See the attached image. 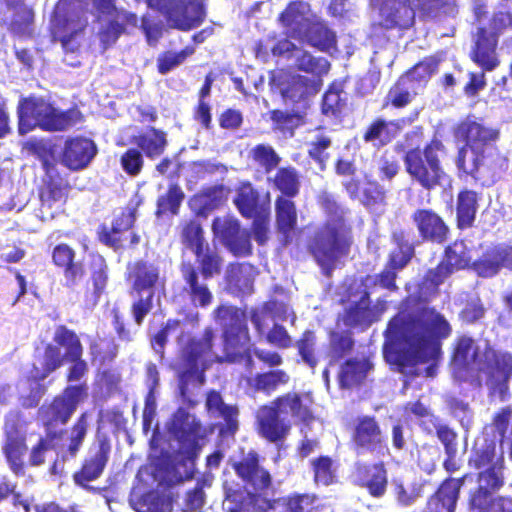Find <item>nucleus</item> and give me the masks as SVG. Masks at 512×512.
<instances>
[{"mask_svg":"<svg viewBox=\"0 0 512 512\" xmlns=\"http://www.w3.org/2000/svg\"><path fill=\"white\" fill-rule=\"evenodd\" d=\"M452 274L441 261L428 269L416 292L402 300L403 309L388 321L384 335L398 347L394 362L400 371L440 357L442 340L451 335L452 327L443 314L426 304Z\"/></svg>","mask_w":512,"mask_h":512,"instance_id":"nucleus-1","label":"nucleus"},{"mask_svg":"<svg viewBox=\"0 0 512 512\" xmlns=\"http://www.w3.org/2000/svg\"><path fill=\"white\" fill-rule=\"evenodd\" d=\"M212 317L221 328V353L216 351V332L212 326H206L199 336H189L180 347L178 391L183 402L190 407L196 402L189 396V385L202 386L206 381L205 372L213 364L242 361L251 340L244 309L220 304L212 311Z\"/></svg>","mask_w":512,"mask_h":512,"instance_id":"nucleus-2","label":"nucleus"},{"mask_svg":"<svg viewBox=\"0 0 512 512\" xmlns=\"http://www.w3.org/2000/svg\"><path fill=\"white\" fill-rule=\"evenodd\" d=\"M452 135L462 143L454 160L458 176L470 178L476 186L494 185L508 168L507 157L495 146L499 130L468 115L454 124Z\"/></svg>","mask_w":512,"mask_h":512,"instance_id":"nucleus-3","label":"nucleus"},{"mask_svg":"<svg viewBox=\"0 0 512 512\" xmlns=\"http://www.w3.org/2000/svg\"><path fill=\"white\" fill-rule=\"evenodd\" d=\"M84 347L79 335L64 324L55 327L52 341L40 339L33 344V358L39 363L32 365L30 378L42 382L65 363L67 383L80 382L89 372L88 362L83 358Z\"/></svg>","mask_w":512,"mask_h":512,"instance_id":"nucleus-4","label":"nucleus"},{"mask_svg":"<svg viewBox=\"0 0 512 512\" xmlns=\"http://www.w3.org/2000/svg\"><path fill=\"white\" fill-rule=\"evenodd\" d=\"M354 243L352 228L343 218L325 221L305 240V251L319 267L321 274L330 278L333 271L344 265Z\"/></svg>","mask_w":512,"mask_h":512,"instance_id":"nucleus-5","label":"nucleus"},{"mask_svg":"<svg viewBox=\"0 0 512 512\" xmlns=\"http://www.w3.org/2000/svg\"><path fill=\"white\" fill-rule=\"evenodd\" d=\"M289 418L302 423H310L314 419L309 405L297 392L284 393L269 404L261 405L256 415L257 432L268 442H281L290 432Z\"/></svg>","mask_w":512,"mask_h":512,"instance_id":"nucleus-6","label":"nucleus"},{"mask_svg":"<svg viewBox=\"0 0 512 512\" xmlns=\"http://www.w3.org/2000/svg\"><path fill=\"white\" fill-rule=\"evenodd\" d=\"M17 116L20 135L34 128L45 132H64L84 120L76 106L60 110L45 98L33 95L20 98Z\"/></svg>","mask_w":512,"mask_h":512,"instance_id":"nucleus-7","label":"nucleus"},{"mask_svg":"<svg viewBox=\"0 0 512 512\" xmlns=\"http://www.w3.org/2000/svg\"><path fill=\"white\" fill-rule=\"evenodd\" d=\"M477 27L473 33V45L470 50V59L483 71H493L500 65L497 53L499 38L507 30H512V13L509 11H496L487 23L482 20L487 17L485 4H478L473 8Z\"/></svg>","mask_w":512,"mask_h":512,"instance_id":"nucleus-8","label":"nucleus"},{"mask_svg":"<svg viewBox=\"0 0 512 512\" xmlns=\"http://www.w3.org/2000/svg\"><path fill=\"white\" fill-rule=\"evenodd\" d=\"M169 432L181 448L178 452L181 458L175 466L184 467V473L177 475L175 481L191 480L195 474V462L208 436L207 427L186 409L178 408L172 415Z\"/></svg>","mask_w":512,"mask_h":512,"instance_id":"nucleus-9","label":"nucleus"},{"mask_svg":"<svg viewBox=\"0 0 512 512\" xmlns=\"http://www.w3.org/2000/svg\"><path fill=\"white\" fill-rule=\"evenodd\" d=\"M89 431V413L82 412L70 426L62 428L59 432L45 431L29 453V465L41 466L45 463L46 454L54 450L62 461L74 460L81 451Z\"/></svg>","mask_w":512,"mask_h":512,"instance_id":"nucleus-10","label":"nucleus"},{"mask_svg":"<svg viewBox=\"0 0 512 512\" xmlns=\"http://www.w3.org/2000/svg\"><path fill=\"white\" fill-rule=\"evenodd\" d=\"M446 152L445 144L437 137H433L422 147L408 149L403 156V162L410 180L428 191L441 186L447 177L442 164V157Z\"/></svg>","mask_w":512,"mask_h":512,"instance_id":"nucleus-11","label":"nucleus"},{"mask_svg":"<svg viewBox=\"0 0 512 512\" xmlns=\"http://www.w3.org/2000/svg\"><path fill=\"white\" fill-rule=\"evenodd\" d=\"M512 378V353L486 345L477 361L470 381L476 387L485 385L490 396L504 400L509 395Z\"/></svg>","mask_w":512,"mask_h":512,"instance_id":"nucleus-12","label":"nucleus"},{"mask_svg":"<svg viewBox=\"0 0 512 512\" xmlns=\"http://www.w3.org/2000/svg\"><path fill=\"white\" fill-rule=\"evenodd\" d=\"M129 295L134 298L130 311L134 322L141 326L145 317L152 311L156 288L160 282V268L153 262L135 260L127 266Z\"/></svg>","mask_w":512,"mask_h":512,"instance_id":"nucleus-13","label":"nucleus"},{"mask_svg":"<svg viewBox=\"0 0 512 512\" xmlns=\"http://www.w3.org/2000/svg\"><path fill=\"white\" fill-rule=\"evenodd\" d=\"M88 396V385L82 382L67 385L37 410L36 420L48 432H59L71 420L79 405Z\"/></svg>","mask_w":512,"mask_h":512,"instance_id":"nucleus-14","label":"nucleus"},{"mask_svg":"<svg viewBox=\"0 0 512 512\" xmlns=\"http://www.w3.org/2000/svg\"><path fill=\"white\" fill-rule=\"evenodd\" d=\"M88 26V19L83 11L70 1L57 3L51 16L50 34L53 41L60 42L65 52H75L80 48L77 37Z\"/></svg>","mask_w":512,"mask_h":512,"instance_id":"nucleus-15","label":"nucleus"},{"mask_svg":"<svg viewBox=\"0 0 512 512\" xmlns=\"http://www.w3.org/2000/svg\"><path fill=\"white\" fill-rule=\"evenodd\" d=\"M350 444L357 455L384 457L389 454L387 434L375 415H359L353 420Z\"/></svg>","mask_w":512,"mask_h":512,"instance_id":"nucleus-16","label":"nucleus"},{"mask_svg":"<svg viewBox=\"0 0 512 512\" xmlns=\"http://www.w3.org/2000/svg\"><path fill=\"white\" fill-rule=\"evenodd\" d=\"M71 232L56 230L48 235L46 241L51 247V263L63 275L64 286L74 288L84 278L86 271L82 261L77 259V253L67 243H54L63 237L69 238Z\"/></svg>","mask_w":512,"mask_h":512,"instance_id":"nucleus-17","label":"nucleus"},{"mask_svg":"<svg viewBox=\"0 0 512 512\" xmlns=\"http://www.w3.org/2000/svg\"><path fill=\"white\" fill-rule=\"evenodd\" d=\"M212 233L223 246L236 257H248L253 253L251 232L243 229L232 215L217 216L212 220Z\"/></svg>","mask_w":512,"mask_h":512,"instance_id":"nucleus-18","label":"nucleus"},{"mask_svg":"<svg viewBox=\"0 0 512 512\" xmlns=\"http://www.w3.org/2000/svg\"><path fill=\"white\" fill-rule=\"evenodd\" d=\"M142 197L136 193L120 211L114 215L111 225L100 224L97 238L105 246L114 250L123 247L124 235L130 231L136 222L137 212L142 205Z\"/></svg>","mask_w":512,"mask_h":512,"instance_id":"nucleus-19","label":"nucleus"},{"mask_svg":"<svg viewBox=\"0 0 512 512\" xmlns=\"http://www.w3.org/2000/svg\"><path fill=\"white\" fill-rule=\"evenodd\" d=\"M70 188L68 180L58 169L44 173L42 185L38 188L41 220L53 219L63 210Z\"/></svg>","mask_w":512,"mask_h":512,"instance_id":"nucleus-20","label":"nucleus"},{"mask_svg":"<svg viewBox=\"0 0 512 512\" xmlns=\"http://www.w3.org/2000/svg\"><path fill=\"white\" fill-rule=\"evenodd\" d=\"M231 467L244 485L254 491L248 494L251 502L258 501L259 496L272 486L271 474L261 466L260 456L255 450H250L240 459L231 462Z\"/></svg>","mask_w":512,"mask_h":512,"instance_id":"nucleus-21","label":"nucleus"},{"mask_svg":"<svg viewBox=\"0 0 512 512\" xmlns=\"http://www.w3.org/2000/svg\"><path fill=\"white\" fill-rule=\"evenodd\" d=\"M378 12V20L373 24L381 31H404L414 25L415 10L412 0H371Z\"/></svg>","mask_w":512,"mask_h":512,"instance_id":"nucleus-22","label":"nucleus"},{"mask_svg":"<svg viewBox=\"0 0 512 512\" xmlns=\"http://www.w3.org/2000/svg\"><path fill=\"white\" fill-rule=\"evenodd\" d=\"M187 0H146L149 7L161 12L171 28L190 31L199 27L206 19V8L201 2L193 4V15L187 16L184 4Z\"/></svg>","mask_w":512,"mask_h":512,"instance_id":"nucleus-23","label":"nucleus"},{"mask_svg":"<svg viewBox=\"0 0 512 512\" xmlns=\"http://www.w3.org/2000/svg\"><path fill=\"white\" fill-rule=\"evenodd\" d=\"M110 454L111 444L108 438H99L95 444L89 447L80 468L73 473L72 479L75 485L91 490L92 487L89 486V483L96 481L103 475L109 462Z\"/></svg>","mask_w":512,"mask_h":512,"instance_id":"nucleus-24","label":"nucleus"},{"mask_svg":"<svg viewBox=\"0 0 512 512\" xmlns=\"http://www.w3.org/2000/svg\"><path fill=\"white\" fill-rule=\"evenodd\" d=\"M179 271L183 280L181 296L195 308H208L214 300L213 292L206 282L208 279L202 278L191 261H182Z\"/></svg>","mask_w":512,"mask_h":512,"instance_id":"nucleus-25","label":"nucleus"},{"mask_svg":"<svg viewBox=\"0 0 512 512\" xmlns=\"http://www.w3.org/2000/svg\"><path fill=\"white\" fill-rule=\"evenodd\" d=\"M3 432L2 453L8 467L14 475L24 476V456L28 451L26 432L15 422L5 423Z\"/></svg>","mask_w":512,"mask_h":512,"instance_id":"nucleus-26","label":"nucleus"},{"mask_svg":"<svg viewBox=\"0 0 512 512\" xmlns=\"http://www.w3.org/2000/svg\"><path fill=\"white\" fill-rule=\"evenodd\" d=\"M421 242L443 244L448 240L450 228L432 208H417L411 214Z\"/></svg>","mask_w":512,"mask_h":512,"instance_id":"nucleus-27","label":"nucleus"},{"mask_svg":"<svg viewBox=\"0 0 512 512\" xmlns=\"http://www.w3.org/2000/svg\"><path fill=\"white\" fill-rule=\"evenodd\" d=\"M503 268L512 271V245L507 243L487 247L472 264V270L481 278H492Z\"/></svg>","mask_w":512,"mask_h":512,"instance_id":"nucleus-28","label":"nucleus"},{"mask_svg":"<svg viewBox=\"0 0 512 512\" xmlns=\"http://www.w3.org/2000/svg\"><path fill=\"white\" fill-rule=\"evenodd\" d=\"M233 204L246 219H252L257 215L270 214V198L267 193L263 196L250 181H241L236 188Z\"/></svg>","mask_w":512,"mask_h":512,"instance_id":"nucleus-29","label":"nucleus"},{"mask_svg":"<svg viewBox=\"0 0 512 512\" xmlns=\"http://www.w3.org/2000/svg\"><path fill=\"white\" fill-rule=\"evenodd\" d=\"M95 142L84 136L68 137L61 152V161L72 171L86 168L97 154Z\"/></svg>","mask_w":512,"mask_h":512,"instance_id":"nucleus-30","label":"nucleus"},{"mask_svg":"<svg viewBox=\"0 0 512 512\" xmlns=\"http://www.w3.org/2000/svg\"><path fill=\"white\" fill-rule=\"evenodd\" d=\"M355 476L360 487L365 488L370 496L381 498L388 487V471L383 461L374 463H357Z\"/></svg>","mask_w":512,"mask_h":512,"instance_id":"nucleus-31","label":"nucleus"},{"mask_svg":"<svg viewBox=\"0 0 512 512\" xmlns=\"http://www.w3.org/2000/svg\"><path fill=\"white\" fill-rule=\"evenodd\" d=\"M466 475L460 478H447L430 496L422 512H455L460 490Z\"/></svg>","mask_w":512,"mask_h":512,"instance_id":"nucleus-32","label":"nucleus"},{"mask_svg":"<svg viewBox=\"0 0 512 512\" xmlns=\"http://www.w3.org/2000/svg\"><path fill=\"white\" fill-rule=\"evenodd\" d=\"M481 352L472 337L466 335L458 337L451 356L454 371L461 376L471 378Z\"/></svg>","mask_w":512,"mask_h":512,"instance_id":"nucleus-33","label":"nucleus"},{"mask_svg":"<svg viewBox=\"0 0 512 512\" xmlns=\"http://www.w3.org/2000/svg\"><path fill=\"white\" fill-rule=\"evenodd\" d=\"M228 193L229 189L223 184L203 188L190 198L189 207L195 216L207 218L226 202Z\"/></svg>","mask_w":512,"mask_h":512,"instance_id":"nucleus-34","label":"nucleus"},{"mask_svg":"<svg viewBox=\"0 0 512 512\" xmlns=\"http://www.w3.org/2000/svg\"><path fill=\"white\" fill-rule=\"evenodd\" d=\"M205 408L208 413L224 419L225 423L219 427L222 437L235 435L238 430L236 406L225 404L220 392L212 389L206 394Z\"/></svg>","mask_w":512,"mask_h":512,"instance_id":"nucleus-35","label":"nucleus"},{"mask_svg":"<svg viewBox=\"0 0 512 512\" xmlns=\"http://www.w3.org/2000/svg\"><path fill=\"white\" fill-rule=\"evenodd\" d=\"M130 142L151 160L161 157L168 147L167 133L154 126H147L131 136Z\"/></svg>","mask_w":512,"mask_h":512,"instance_id":"nucleus-36","label":"nucleus"},{"mask_svg":"<svg viewBox=\"0 0 512 512\" xmlns=\"http://www.w3.org/2000/svg\"><path fill=\"white\" fill-rule=\"evenodd\" d=\"M11 15L0 17V27L5 28L14 36H31L35 22V12L32 6L24 4L12 9Z\"/></svg>","mask_w":512,"mask_h":512,"instance_id":"nucleus-37","label":"nucleus"},{"mask_svg":"<svg viewBox=\"0 0 512 512\" xmlns=\"http://www.w3.org/2000/svg\"><path fill=\"white\" fill-rule=\"evenodd\" d=\"M345 81L333 80L321 99V113L330 119H341L347 107V95L344 91Z\"/></svg>","mask_w":512,"mask_h":512,"instance_id":"nucleus-38","label":"nucleus"},{"mask_svg":"<svg viewBox=\"0 0 512 512\" xmlns=\"http://www.w3.org/2000/svg\"><path fill=\"white\" fill-rule=\"evenodd\" d=\"M373 368L369 359L350 358L345 360L338 373V385L341 389L360 387L369 371Z\"/></svg>","mask_w":512,"mask_h":512,"instance_id":"nucleus-39","label":"nucleus"},{"mask_svg":"<svg viewBox=\"0 0 512 512\" xmlns=\"http://www.w3.org/2000/svg\"><path fill=\"white\" fill-rule=\"evenodd\" d=\"M342 321L345 326L355 328L358 326H369L377 321V315L371 306L370 293L362 292L358 301L353 302L342 314Z\"/></svg>","mask_w":512,"mask_h":512,"instance_id":"nucleus-40","label":"nucleus"},{"mask_svg":"<svg viewBox=\"0 0 512 512\" xmlns=\"http://www.w3.org/2000/svg\"><path fill=\"white\" fill-rule=\"evenodd\" d=\"M479 194L471 189H461L456 199V225L460 230L471 228L476 219Z\"/></svg>","mask_w":512,"mask_h":512,"instance_id":"nucleus-41","label":"nucleus"},{"mask_svg":"<svg viewBox=\"0 0 512 512\" xmlns=\"http://www.w3.org/2000/svg\"><path fill=\"white\" fill-rule=\"evenodd\" d=\"M468 464L476 470L492 467L494 465H504L502 454H497L496 441L484 437L481 442L474 444Z\"/></svg>","mask_w":512,"mask_h":512,"instance_id":"nucleus-42","label":"nucleus"},{"mask_svg":"<svg viewBox=\"0 0 512 512\" xmlns=\"http://www.w3.org/2000/svg\"><path fill=\"white\" fill-rule=\"evenodd\" d=\"M440 65V59L434 55L426 56L415 63L408 70L403 72L402 76L418 92L427 86L431 77L437 73Z\"/></svg>","mask_w":512,"mask_h":512,"instance_id":"nucleus-43","label":"nucleus"},{"mask_svg":"<svg viewBox=\"0 0 512 512\" xmlns=\"http://www.w3.org/2000/svg\"><path fill=\"white\" fill-rule=\"evenodd\" d=\"M473 261L471 249L464 239H456L447 245L441 260L452 273L465 269L472 270Z\"/></svg>","mask_w":512,"mask_h":512,"instance_id":"nucleus-44","label":"nucleus"},{"mask_svg":"<svg viewBox=\"0 0 512 512\" xmlns=\"http://www.w3.org/2000/svg\"><path fill=\"white\" fill-rule=\"evenodd\" d=\"M138 17L132 12H117L114 19H110L99 31L101 45L107 49L114 45L119 37L126 31V26H136Z\"/></svg>","mask_w":512,"mask_h":512,"instance_id":"nucleus-45","label":"nucleus"},{"mask_svg":"<svg viewBox=\"0 0 512 512\" xmlns=\"http://www.w3.org/2000/svg\"><path fill=\"white\" fill-rule=\"evenodd\" d=\"M275 221L277 231L284 236H290L297 228L298 214L296 204L292 199L277 196L275 199Z\"/></svg>","mask_w":512,"mask_h":512,"instance_id":"nucleus-46","label":"nucleus"},{"mask_svg":"<svg viewBox=\"0 0 512 512\" xmlns=\"http://www.w3.org/2000/svg\"><path fill=\"white\" fill-rule=\"evenodd\" d=\"M316 497L313 494H291L273 500H265L268 509L280 508L279 512H312Z\"/></svg>","mask_w":512,"mask_h":512,"instance_id":"nucleus-47","label":"nucleus"},{"mask_svg":"<svg viewBox=\"0 0 512 512\" xmlns=\"http://www.w3.org/2000/svg\"><path fill=\"white\" fill-rule=\"evenodd\" d=\"M419 92L409 84L402 76H399L389 88L382 108L392 107L395 109H403L407 107Z\"/></svg>","mask_w":512,"mask_h":512,"instance_id":"nucleus-48","label":"nucleus"},{"mask_svg":"<svg viewBox=\"0 0 512 512\" xmlns=\"http://www.w3.org/2000/svg\"><path fill=\"white\" fill-rule=\"evenodd\" d=\"M192 253L198 264L196 268L202 278L211 279L221 273L223 258L215 248H211L207 244Z\"/></svg>","mask_w":512,"mask_h":512,"instance_id":"nucleus-49","label":"nucleus"},{"mask_svg":"<svg viewBox=\"0 0 512 512\" xmlns=\"http://www.w3.org/2000/svg\"><path fill=\"white\" fill-rule=\"evenodd\" d=\"M322 85L321 79L312 80L303 75H296L291 78L288 85L283 89L282 95L292 102H299L315 95Z\"/></svg>","mask_w":512,"mask_h":512,"instance_id":"nucleus-50","label":"nucleus"},{"mask_svg":"<svg viewBox=\"0 0 512 512\" xmlns=\"http://www.w3.org/2000/svg\"><path fill=\"white\" fill-rule=\"evenodd\" d=\"M390 125H396V123L394 121L388 122L384 118H375L363 132V141L372 144L376 148L390 144L395 138V133L389 129Z\"/></svg>","mask_w":512,"mask_h":512,"instance_id":"nucleus-51","label":"nucleus"},{"mask_svg":"<svg viewBox=\"0 0 512 512\" xmlns=\"http://www.w3.org/2000/svg\"><path fill=\"white\" fill-rule=\"evenodd\" d=\"M272 182L274 188L281 192L280 196L293 199L300 192V175L293 166L278 168Z\"/></svg>","mask_w":512,"mask_h":512,"instance_id":"nucleus-52","label":"nucleus"},{"mask_svg":"<svg viewBox=\"0 0 512 512\" xmlns=\"http://www.w3.org/2000/svg\"><path fill=\"white\" fill-rule=\"evenodd\" d=\"M184 198L185 194L177 183L169 184L167 191L157 198L156 217L160 218L167 214L178 215Z\"/></svg>","mask_w":512,"mask_h":512,"instance_id":"nucleus-53","label":"nucleus"},{"mask_svg":"<svg viewBox=\"0 0 512 512\" xmlns=\"http://www.w3.org/2000/svg\"><path fill=\"white\" fill-rule=\"evenodd\" d=\"M180 241L191 252L207 245L205 232L201 222L196 218L184 220L180 223Z\"/></svg>","mask_w":512,"mask_h":512,"instance_id":"nucleus-54","label":"nucleus"},{"mask_svg":"<svg viewBox=\"0 0 512 512\" xmlns=\"http://www.w3.org/2000/svg\"><path fill=\"white\" fill-rule=\"evenodd\" d=\"M89 353L93 363L104 366L116 359L118 346L112 337H98L89 342Z\"/></svg>","mask_w":512,"mask_h":512,"instance_id":"nucleus-55","label":"nucleus"},{"mask_svg":"<svg viewBox=\"0 0 512 512\" xmlns=\"http://www.w3.org/2000/svg\"><path fill=\"white\" fill-rule=\"evenodd\" d=\"M304 7L305 3L301 0L290 1L278 16L279 23L287 28L293 37L301 32V25L305 20Z\"/></svg>","mask_w":512,"mask_h":512,"instance_id":"nucleus-56","label":"nucleus"},{"mask_svg":"<svg viewBox=\"0 0 512 512\" xmlns=\"http://www.w3.org/2000/svg\"><path fill=\"white\" fill-rule=\"evenodd\" d=\"M307 41L323 52L334 48L337 43L335 33L323 22H314L308 27Z\"/></svg>","mask_w":512,"mask_h":512,"instance_id":"nucleus-57","label":"nucleus"},{"mask_svg":"<svg viewBox=\"0 0 512 512\" xmlns=\"http://www.w3.org/2000/svg\"><path fill=\"white\" fill-rule=\"evenodd\" d=\"M290 376L283 369H274L258 373L254 377V389L267 395L275 392L280 386L288 384Z\"/></svg>","mask_w":512,"mask_h":512,"instance_id":"nucleus-58","label":"nucleus"},{"mask_svg":"<svg viewBox=\"0 0 512 512\" xmlns=\"http://www.w3.org/2000/svg\"><path fill=\"white\" fill-rule=\"evenodd\" d=\"M329 337V353L335 360L343 359L354 350L355 341L350 330H331Z\"/></svg>","mask_w":512,"mask_h":512,"instance_id":"nucleus-59","label":"nucleus"},{"mask_svg":"<svg viewBox=\"0 0 512 512\" xmlns=\"http://www.w3.org/2000/svg\"><path fill=\"white\" fill-rule=\"evenodd\" d=\"M492 427L499 436L501 444L507 443L510 456L512 457V408L511 406L501 407L492 417Z\"/></svg>","mask_w":512,"mask_h":512,"instance_id":"nucleus-60","label":"nucleus"},{"mask_svg":"<svg viewBox=\"0 0 512 512\" xmlns=\"http://www.w3.org/2000/svg\"><path fill=\"white\" fill-rule=\"evenodd\" d=\"M130 504L136 512H164L166 500L156 490L130 497Z\"/></svg>","mask_w":512,"mask_h":512,"instance_id":"nucleus-61","label":"nucleus"},{"mask_svg":"<svg viewBox=\"0 0 512 512\" xmlns=\"http://www.w3.org/2000/svg\"><path fill=\"white\" fill-rule=\"evenodd\" d=\"M295 345L302 361L310 368H315L319 362L316 352V333L310 329L303 331Z\"/></svg>","mask_w":512,"mask_h":512,"instance_id":"nucleus-62","label":"nucleus"},{"mask_svg":"<svg viewBox=\"0 0 512 512\" xmlns=\"http://www.w3.org/2000/svg\"><path fill=\"white\" fill-rule=\"evenodd\" d=\"M298 70L317 76L318 78L328 74L330 62L324 57H315L307 51H303L295 61Z\"/></svg>","mask_w":512,"mask_h":512,"instance_id":"nucleus-63","label":"nucleus"},{"mask_svg":"<svg viewBox=\"0 0 512 512\" xmlns=\"http://www.w3.org/2000/svg\"><path fill=\"white\" fill-rule=\"evenodd\" d=\"M273 123V129L282 133H293V131L304 123L303 115L299 112L282 111L274 109L269 112Z\"/></svg>","mask_w":512,"mask_h":512,"instance_id":"nucleus-64","label":"nucleus"}]
</instances>
